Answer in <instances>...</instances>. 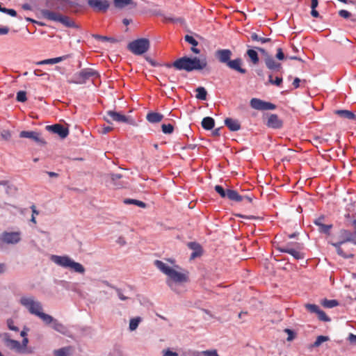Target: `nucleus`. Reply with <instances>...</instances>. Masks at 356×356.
<instances>
[{"label":"nucleus","mask_w":356,"mask_h":356,"mask_svg":"<svg viewBox=\"0 0 356 356\" xmlns=\"http://www.w3.org/2000/svg\"><path fill=\"white\" fill-rule=\"evenodd\" d=\"M67 3L68 0H52L49 3L57 10H51L48 9L42 10V15L43 17L49 21L60 22L66 27H75V22L71 17L63 15L59 12L60 10L62 12L67 11Z\"/></svg>","instance_id":"f257e3e1"},{"label":"nucleus","mask_w":356,"mask_h":356,"mask_svg":"<svg viewBox=\"0 0 356 356\" xmlns=\"http://www.w3.org/2000/svg\"><path fill=\"white\" fill-rule=\"evenodd\" d=\"M207 65L206 58L200 59L197 57L189 58L187 56L177 59L170 65L177 70H185L186 72L201 70L205 68Z\"/></svg>","instance_id":"f03ea898"},{"label":"nucleus","mask_w":356,"mask_h":356,"mask_svg":"<svg viewBox=\"0 0 356 356\" xmlns=\"http://www.w3.org/2000/svg\"><path fill=\"white\" fill-rule=\"evenodd\" d=\"M51 259L53 262L63 268H69L81 274L85 273V268L83 265L74 261L68 256L52 255Z\"/></svg>","instance_id":"7ed1b4c3"},{"label":"nucleus","mask_w":356,"mask_h":356,"mask_svg":"<svg viewBox=\"0 0 356 356\" xmlns=\"http://www.w3.org/2000/svg\"><path fill=\"white\" fill-rule=\"evenodd\" d=\"M99 77V74L96 70L92 68H84L74 74L67 82L69 83L83 84L89 80L94 81Z\"/></svg>","instance_id":"20e7f679"},{"label":"nucleus","mask_w":356,"mask_h":356,"mask_svg":"<svg viewBox=\"0 0 356 356\" xmlns=\"http://www.w3.org/2000/svg\"><path fill=\"white\" fill-rule=\"evenodd\" d=\"M215 191L220 195L222 198H227L230 201L241 202L244 200L251 202L252 198L248 196H242L238 194L236 191L232 189H225L222 186L216 185L215 186Z\"/></svg>","instance_id":"39448f33"},{"label":"nucleus","mask_w":356,"mask_h":356,"mask_svg":"<svg viewBox=\"0 0 356 356\" xmlns=\"http://www.w3.org/2000/svg\"><path fill=\"white\" fill-rule=\"evenodd\" d=\"M303 245L300 243H290L285 245L280 246L277 250L281 252H285L291 254L296 260L302 259L305 257L304 253L302 252Z\"/></svg>","instance_id":"423d86ee"},{"label":"nucleus","mask_w":356,"mask_h":356,"mask_svg":"<svg viewBox=\"0 0 356 356\" xmlns=\"http://www.w3.org/2000/svg\"><path fill=\"white\" fill-rule=\"evenodd\" d=\"M149 41L147 38H140L129 42L127 49L135 55H142L148 51Z\"/></svg>","instance_id":"0eeeda50"},{"label":"nucleus","mask_w":356,"mask_h":356,"mask_svg":"<svg viewBox=\"0 0 356 356\" xmlns=\"http://www.w3.org/2000/svg\"><path fill=\"white\" fill-rule=\"evenodd\" d=\"M20 303L26 307L29 312L35 316H38L42 311V307L39 302H36L31 298L23 297L20 299Z\"/></svg>","instance_id":"6e6552de"},{"label":"nucleus","mask_w":356,"mask_h":356,"mask_svg":"<svg viewBox=\"0 0 356 356\" xmlns=\"http://www.w3.org/2000/svg\"><path fill=\"white\" fill-rule=\"evenodd\" d=\"M20 241V232H3L0 236V241L6 244H17Z\"/></svg>","instance_id":"1a4fd4ad"},{"label":"nucleus","mask_w":356,"mask_h":356,"mask_svg":"<svg viewBox=\"0 0 356 356\" xmlns=\"http://www.w3.org/2000/svg\"><path fill=\"white\" fill-rule=\"evenodd\" d=\"M88 6L96 13H106L110 7L108 0H87Z\"/></svg>","instance_id":"9d476101"},{"label":"nucleus","mask_w":356,"mask_h":356,"mask_svg":"<svg viewBox=\"0 0 356 356\" xmlns=\"http://www.w3.org/2000/svg\"><path fill=\"white\" fill-rule=\"evenodd\" d=\"M250 104L252 108L258 111L274 110L276 108L275 104L257 98H252L250 100Z\"/></svg>","instance_id":"9b49d317"},{"label":"nucleus","mask_w":356,"mask_h":356,"mask_svg":"<svg viewBox=\"0 0 356 356\" xmlns=\"http://www.w3.org/2000/svg\"><path fill=\"white\" fill-rule=\"evenodd\" d=\"M305 307L307 311L311 314H316L318 318L324 322H328L330 318L326 315V314L320 309V307L314 304L307 303L305 305Z\"/></svg>","instance_id":"f8f14e48"},{"label":"nucleus","mask_w":356,"mask_h":356,"mask_svg":"<svg viewBox=\"0 0 356 356\" xmlns=\"http://www.w3.org/2000/svg\"><path fill=\"white\" fill-rule=\"evenodd\" d=\"M326 222V218L325 216H321L318 218H316L314 223L318 226V232L323 234H325L327 235L330 234L331 229L333 227V225L332 223L330 224H325Z\"/></svg>","instance_id":"ddd939ff"},{"label":"nucleus","mask_w":356,"mask_h":356,"mask_svg":"<svg viewBox=\"0 0 356 356\" xmlns=\"http://www.w3.org/2000/svg\"><path fill=\"white\" fill-rule=\"evenodd\" d=\"M46 129L54 133L58 134L61 138H65L69 134V130L60 124H55L54 125H49Z\"/></svg>","instance_id":"4468645a"},{"label":"nucleus","mask_w":356,"mask_h":356,"mask_svg":"<svg viewBox=\"0 0 356 356\" xmlns=\"http://www.w3.org/2000/svg\"><path fill=\"white\" fill-rule=\"evenodd\" d=\"M168 276L170 278L171 280L176 283H184L189 281L188 273H180L173 268H172Z\"/></svg>","instance_id":"2eb2a0df"},{"label":"nucleus","mask_w":356,"mask_h":356,"mask_svg":"<svg viewBox=\"0 0 356 356\" xmlns=\"http://www.w3.org/2000/svg\"><path fill=\"white\" fill-rule=\"evenodd\" d=\"M266 125L270 128L280 129L282 127L283 122L277 115L270 114L268 118Z\"/></svg>","instance_id":"dca6fc26"},{"label":"nucleus","mask_w":356,"mask_h":356,"mask_svg":"<svg viewBox=\"0 0 356 356\" xmlns=\"http://www.w3.org/2000/svg\"><path fill=\"white\" fill-rule=\"evenodd\" d=\"M20 138H27L33 140L34 141L40 143L44 144L45 142L43 139L40 138V134L33 131H22L19 134Z\"/></svg>","instance_id":"f3484780"},{"label":"nucleus","mask_w":356,"mask_h":356,"mask_svg":"<svg viewBox=\"0 0 356 356\" xmlns=\"http://www.w3.org/2000/svg\"><path fill=\"white\" fill-rule=\"evenodd\" d=\"M216 56L220 63L227 65L231 60L232 51L229 49H219L216 51Z\"/></svg>","instance_id":"a211bd4d"},{"label":"nucleus","mask_w":356,"mask_h":356,"mask_svg":"<svg viewBox=\"0 0 356 356\" xmlns=\"http://www.w3.org/2000/svg\"><path fill=\"white\" fill-rule=\"evenodd\" d=\"M188 247L193 250L191 254V259H195V258L202 256L203 250L202 246L199 243L196 242H190L188 243Z\"/></svg>","instance_id":"6ab92c4d"},{"label":"nucleus","mask_w":356,"mask_h":356,"mask_svg":"<svg viewBox=\"0 0 356 356\" xmlns=\"http://www.w3.org/2000/svg\"><path fill=\"white\" fill-rule=\"evenodd\" d=\"M266 67L271 70L275 72H281L282 70V64L277 62L273 57L268 56L265 58Z\"/></svg>","instance_id":"aec40b11"},{"label":"nucleus","mask_w":356,"mask_h":356,"mask_svg":"<svg viewBox=\"0 0 356 356\" xmlns=\"http://www.w3.org/2000/svg\"><path fill=\"white\" fill-rule=\"evenodd\" d=\"M106 115L107 116L110 117L112 120L115 122L126 123L129 122L128 118L120 113H118L113 111H108L106 112Z\"/></svg>","instance_id":"412c9836"},{"label":"nucleus","mask_w":356,"mask_h":356,"mask_svg":"<svg viewBox=\"0 0 356 356\" xmlns=\"http://www.w3.org/2000/svg\"><path fill=\"white\" fill-rule=\"evenodd\" d=\"M242 60L240 58L230 60L227 65L229 68L240 72L241 74H245L246 70L241 67Z\"/></svg>","instance_id":"4be33fe9"},{"label":"nucleus","mask_w":356,"mask_h":356,"mask_svg":"<svg viewBox=\"0 0 356 356\" xmlns=\"http://www.w3.org/2000/svg\"><path fill=\"white\" fill-rule=\"evenodd\" d=\"M225 124L232 131H236L241 129V124L236 119L227 118L225 120Z\"/></svg>","instance_id":"5701e85b"},{"label":"nucleus","mask_w":356,"mask_h":356,"mask_svg":"<svg viewBox=\"0 0 356 356\" xmlns=\"http://www.w3.org/2000/svg\"><path fill=\"white\" fill-rule=\"evenodd\" d=\"M69 57H70V55H65L63 56L56 57V58H54L45 59V60H41V61L37 63V64L38 65L56 64V63H58L63 60H66Z\"/></svg>","instance_id":"b1692460"},{"label":"nucleus","mask_w":356,"mask_h":356,"mask_svg":"<svg viewBox=\"0 0 356 356\" xmlns=\"http://www.w3.org/2000/svg\"><path fill=\"white\" fill-rule=\"evenodd\" d=\"M331 244L336 248L337 252L339 256H341L345 259H349V258L353 257L354 255L353 254H348V253L345 252L343 251V250L341 248V245L342 244H343V243L339 241V242H336V243H332Z\"/></svg>","instance_id":"393cba45"},{"label":"nucleus","mask_w":356,"mask_h":356,"mask_svg":"<svg viewBox=\"0 0 356 356\" xmlns=\"http://www.w3.org/2000/svg\"><path fill=\"white\" fill-rule=\"evenodd\" d=\"M146 118L151 123H158L163 120V115L159 113L150 112L147 113Z\"/></svg>","instance_id":"a878e982"},{"label":"nucleus","mask_w":356,"mask_h":356,"mask_svg":"<svg viewBox=\"0 0 356 356\" xmlns=\"http://www.w3.org/2000/svg\"><path fill=\"white\" fill-rule=\"evenodd\" d=\"M336 114L343 118H346L348 120H356V115L354 113L348 110H337L336 111Z\"/></svg>","instance_id":"bb28decb"},{"label":"nucleus","mask_w":356,"mask_h":356,"mask_svg":"<svg viewBox=\"0 0 356 356\" xmlns=\"http://www.w3.org/2000/svg\"><path fill=\"white\" fill-rule=\"evenodd\" d=\"M154 265L164 274L168 275L172 268L167 266L165 263L160 260L154 261Z\"/></svg>","instance_id":"cd10ccee"},{"label":"nucleus","mask_w":356,"mask_h":356,"mask_svg":"<svg viewBox=\"0 0 356 356\" xmlns=\"http://www.w3.org/2000/svg\"><path fill=\"white\" fill-rule=\"evenodd\" d=\"M215 125L214 120L211 117H206L202 121V127L206 130H211Z\"/></svg>","instance_id":"c85d7f7f"},{"label":"nucleus","mask_w":356,"mask_h":356,"mask_svg":"<svg viewBox=\"0 0 356 356\" xmlns=\"http://www.w3.org/2000/svg\"><path fill=\"white\" fill-rule=\"evenodd\" d=\"M6 345L10 349L16 350L17 353H22V346L18 341L12 339L11 341H8V343Z\"/></svg>","instance_id":"c756f323"},{"label":"nucleus","mask_w":356,"mask_h":356,"mask_svg":"<svg viewBox=\"0 0 356 356\" xmlns=\"http://www.w3.org/2000/svg\"><path fill=\"white\" fill-rule=\"evenodd\" d=\"M339 234L341 238L340 242L343 243L350 242L348 239L351 238L352 232L348 229H342L340 230Z\"/></svg>","instance_id":"7c9ffc66"},{"label":"nucleus","mask_w":356,"mask_h":356,"mask_svg":"<svg viewBox=\"0 0 356 356\" xmlns=\"http://www.w3.org/2000/svg\"><path fill=\"white\" fill-rule=\"evenodd\" d=\"M122 177V176L120 174H112L111 179L113 185L117 188L123 187L124 184L120 181Z\"/></svg>","instance_id":"2f4dec72"},{"label":"nucleus","mask_w":356,"mask_h":356,"mask_svg":"<svg viewBox=\"0 0 356 356\" xmlns=\"http://www.w3.org/2000/svg\"><path fill=\"white\" fill-rule=\"evenodd\" d=\"M52 327L56 330L57 332L65 334L67 331L66 327L60 322H58L56 319H54L52 321Z\"/></svg>","instance_id":"473e14b6"},{"label":"nucleus","mask_w":356,"mask_h":356,"mask_svg":"<svg viewBox=\"0 0 356 356\" xmlns=\"http://www.w3.org/2000/svg\"><path fill=\"white\" fill-rule=\"evenodd\" d=\"M247 55L250 58L253 64L257 65L259 61V56L257 52L254 49H248L247 51Z\"/></svg>","instance_id":"72a5a7b5"},{"label":"nucleus","mask_w":356,"mask_h":356,"mask_svg":"<svg viewBox=\"0 0 356 356\" xmlns=\"http://www.w3.org/2000/svg\"><path fill=\"white\" fill-rule=\"evenodd\" d=\"M70 347H64L59 348L58 350H55L54 351V356H70Z\"/></svg>","instance_id":"f704fd0d"},{"label":"nucleus","mask_w":356,"mask_h":356,"mask_svg":"<svg viewBox=\"0 0 356 356\" xmlns=\"http://www.w3.org/2000/svg\"><path fill=\"white\" fill-rule=\"evenodd\" d=\"M197 94H196V98L200 100H206L207 99V92L203 87H198L195 90Z\"/></svg>","instance_id":"c9c22d12"},{"label":"nucleus","mask_w":356,"mask_h":356,"mask_svg":"<svg viewBox=\"0 0 356 356\" xmlns=\"http://www.w3.org/2000/svg\"><path fill=\"white\" fill-rule=\"evenodd\" d=\"M124 203L126 204H134L141 208H145L147 204L142 201L134 199H125Z\"/></svg>","instance_id":"e433bc0d"},{"label":"nucleus","mask_w":356,"mask_h":356,"mask_svg":"<svg viewBox=\"0 0 356 356\" xmlns=\"http://www.w3.org/2000/svg\"><path fill=\"white\" fill-rule=\"evenodd\" d=\"M250 38L253 41H258L260 42L262 44L269 42L271 41V39L269 38H262L259 36L256 33H252L250 35Z\"/></svg>","instance_id":"4c0bfd02"},{"label":"nucleus","mask_w":356,"mask_h":356,"mask_svg":"<svg viewBox=\"0 0 356 356\" xmlns=\"http://www.w3.org/2000/svg\"><path fill=\"white\" fill-rule=\"evenodd\" d=\"M268 81H269V83H271L272 85H275L277 86H281L283 79H282V75L277 76L275 77V79H273V75L269 74Z\"/></svg>","instance_id":"58836bf2"},{"label":"nucleus","mask_w":356,"mask_h":356,"mask_svg":"<svg viewBox=\"0 0 356 356\" xmlns=\"http://www.w3.org/2000/svg\"><path fill=\"white\" fill-rule=\"evenodd\" d=\"M38 316L40 318H41L43 321V322L47 325H49L50 323H51L54 319L51 316L47 314L42 312L40 314H39Z\"/></svg>","instance_id":"ea45409f"},{"label":"nucleus","mask_w":356,"mask_h":356,"mask_svg":"<svg viewBox=\"0 0 356 356\" xmlns=\"http://www.w3.org/2000/svg\"><path fill=\"white\" fill-rule=\"evenodd\" d=\"M200 355H204V356H219L218 355L216 350H204L202 352H195L193 353L194 356H200Z\"/></svg>","instance_id":"a19ab883"},{"label":"nucleus","mask_w":356,"mask_h":356,"mask_svg":"<svg viewBox=\"0 0 356 356\" xmlns=\"http://www.w3.org/2000/svg\"><path fill=\"white\" fill-rule=\"evenodd\" d=\"M113 2L117 8H124L127 5L132 4V0H113Z\"/></svg>","instance_id":"79ce46f5"},{"label":"nucleus","mask_w":356,"mask_h":356,"mask_svg":"<svg viewBox=\"0 0 356 356\" xmlns=\"http://www.w3.org/2000/svg\"><path fill=\"white\" fill-rule=\"evenodd\" d=\"M140 321H141V318L140 317L131 318L130 320V323H129L130 330H131V331L135 330L138 327V324Z\"/></svg>","instance_id":"37998d69"},{"label":"nucleus","mask_w":356,"mask_h":356,"mask_svg":"<svg viewBox=\"0 0 356 356\" xmlns=\"http://www.w3.org/2000/svg\"><path fill=\"white\" fill-rule=\"evenodd\" d=\"M322 305L325 307L332 308V307L337 306L339 305V303H338L337 300H336L325 299L323 300Z\"/></svg>","instance_id":"c03bdc74"},{"label":"nucleus","mask_w":356,"mask_h":356,"mask_svg":"<svg viewBox=\"0 0 356 356\" xmlns=\"http://www.w3.org/2000/svg\"><path fill=\"white\" fill-rule=\"evenodd\" d=\"M329 340V338L325 336H318L314 343L312 344V347H318L322 343Z\"/></svg>","instance_id":"a18cd8bd"},{"label":"nucleus","mask_w":356,"mask_h":356,"mask_svg":"<svg viewBox=\"0 0 356 356\" xmlns=\"http://www.w3.org/2000/svg\"><path fill=\"white\" fill-rule=\"evenodd\" d=\"M161 129L162 131L165 134H170L174 131V126L172 124H163Z\"/></svg>","instance_id":"49530a36"},{"label":"nucleus","mask_w":356,"mask_h":356,"mask_svg":"<svg viewBox=\"0 0 356 356\" xmlns=\"http://www.w3.org/2000/svg\"><path fill=\"white\" fill-rule=\"evenodd\" d=\"M16 99L18 102H24L26 101V92L24 91H19L17 93Z\"/></svg>","instance_id":"de8ad7c7"},{"label":"nucleus","mask_w":356,"mask_h":356,"mask_svg":"<svg viewBox=\"0 0 356 356\" xmlns=\"http://www.w3.org/2000/svg\"><path fill=\"white\" fill-rule=\"evenodd\" d=\"M185 40L192 44L194 47L197 46L198 42L191 35H186L185 36Z\"/></svg>","instance_id":"09e8293b"},{"label":"nucleus","mask_w":356,"mask_h":356,"mask_svg":"<svg viewBox=\"0 0 356 356\" xmlns=\"http://www.w3.org/2000/svg\"><path fill=\"white\" fill-rule=\"evenodd\" d=\"M7 325H8V327L9 328V330H13L15 332L19 331V328L14 325V321L11 318H9L7 320Z\"/></svg>","instance_id":"8fccbe9b"},{"label":"nucleus","mask_w":356,"mask_h":356,"mask_svg":"<svg viewBox=\"0 0 356 356\" xmlns=\"http://www.w3.org/2000/svg\"><path fill=\"white\" fill-rule=\"evenodd\" d=\"M339 15L341 17L348 19L351 16V13L346 10H341L339 11Z\"/></svg>","instance_id":"3c124183"},{"label":"nucleus","mask_w":356,"mask_h":356,"mask_svg":"<svg viewBox=\"0 0 356 356\" xmlns=\"http://www.w3.org/2000/svg\"><path fill=\"white\" fill-rule=\"evenodd\" d=\"M1 12L7 13V14L10 15L12 17H16L17 16V12L15 10H13V9H9V8H3L1 10Z\"/></svg>","instance_id":"603ef678"},{"label":"nucleus","mask_w":356,"mask_h":356,"mask_svg":"<svg viewBox=\"0 0 356 356\" xmlns=\"http://www.w3.org/2000/svg\"><path fill=\"white\" fill-rule=\"evenodd\" d=\"M1 136L2 138L6 140H9L11 138V134H10V131H8V130H3L1 132Z\"/></svg>","instance_id":"864d4df0"},{"label":"nucleus","mask_w":356,"mask_h":356,"mask_svg":"<svg viewBox=\"0 0 356 356\" xmlns=\"http://www.w3.org/2000/svg\"><path fill=\"white\" fill-rule=\"evenodd\" d=\"M0 337L3 339L5 344H7L8 343V341L12 340L10 338V334L8 333H6V332L0 334Z\"/></svg>","instance_id":"5fc2aeb1"},{"label":"nucleus","mask_w":356,"mask_h":356,"mask_svg":"<svg viewBox=\"0 0 356 356\" xmlns=\"http://www.w3.org/2000/svg\"><path fill=\"white\" fill-rule=\"evenodd\" d=\"M276 58L279 60L284 59V54L281 48H278L277 50Z\"/></svg>","instance_id":"6e6d98bb"},{"label":"nucleus","mask_w":356,"mask_h":356,"mask_svg":"<svg viewBox=\"0 0 356 356\" xmlns=\"http://www.w3.org/2000/svg\"><path fill=\"white\" fill-rule=\"evenodd\" d=\"M163 356H178V353L176 352H172V350L168 349L163 350Z\"/></svg>","instance_id":"4d7b16f0"},{"label":"nucleus","mask_w":356,"mask_h":356,"mask_svg":"<svg viewBox=\"0 0 356 356\" xmlns=\"http://www.w3.org/2000/svg\"><path fill=\"white\" fill-rule=\"evenodd\" d=\"M113 289H115L117 291V293H118V296L119 297V298L122 300H125L127 299V297L124 296L123 295V293H122L121 290L120 289H118L116 287H113Z\"/></svg>","instance_id":"13d9d810"},{"label":"nucleus","mask_w":356,"mask_h":356,"mask_svg":"<svg viewBox=\"0 0 356 356\" xmlns=\"http://www.w3.org/2000/svg\"><path fill=\"white\" fill-rule=\"evenodd\" d=\"M349 341L353 344H356V335L350 333L348 336Z\"/></svg>","instance_id":"bf43d9fd"},{"label":"nucleus","mask_w":356,"mask_h":356,"mask_svg":"<svg viewBox=\"0 0 356 356\" xmlns=\"http://www.w3.org/2000/svg\"><path fill=\"white\" fill-rule=\"evenodd\" d=\"M348 240L350 243L356 245V231L352 232L351 238Z\"/></svg>","instance_id":"052dcab7"},{"label":"nucleus","mask_w":356,"mask_h":356,"mask_svg":"<svg viewBox=\"0 0 356 356\" xmlns=\"http://www.w3.org/2000/svg\"><path fill=\"white\" fill-rule=\"evenodd\" d=\"M285 331L289 334L287 340L291 341L294 338L293 332L292 330L289 329H286Z\"/></svg>","instance_id":"680f3d73"},{"label":"nucleus","mask_w":356,"mask_h":356,"mask_svg":"<svg viewBox=\"0 0 356 356\" xmlns=\"http://www.w3.org/2000/svg\"><path fill=\"white\" fill-rule=\"evenodd\" d=\"M29 343V339L26 337H24L22 340V353L24 352V348L26 347Z\"/></svg>","instance_id":"e2e57ef3"},{"label":"nucleus","mask_w":356,"mask_h":356,"mask_svg":"<svg viewBox=\"0 0 356 356\" xmlns=\"http://www.w3.org/2000/svg\"><path fill=\"white\" fill-rule=\"evenodd\" d=\"M300 80L299 78H295V79L293 80V82L292 83L294 88H298L300 86Z\"/></svg>","instance_id":"0e129e2a"},{"label":"nucleus","mask_w":356,"mask_h":356,"mask_svg":"<svg viewBox=\"0 0 356 356\" xmlns=\"http://www.w3.org/2000/svg\"><path fill=\"white\" fill-rule=\"evenodd\" d=\"M9 29L8 27H0V35H6Z\"/></svg>","instance_id":"69168bd1"},{"label":"nucleus","mask_w":356,"mask_h":356,"mask_svg":"<svg viewBox=\"0 0 356 356\" xmlns=\"http://www.w3.org/2000/svg\"><path fill=\"white\" fill-rule=\"evenodd\" d=\"M318 5V0H311V8L312 9H316Z\"/></svg>","instance_id":"338daca9"},{"label":"nucleus","mask_w":356,"mask_h":356,"mask_svg":"<svg viewBox=\"0 0 356 356\" xmlns=\"http://www.w3.org/2000/svg\"><path fill=\"white\" fill-rule=\"evenodd\" d=\"M311 15H312L314 17H319V13H318V12L316 9H312Z\"/></svg>","instance_id":"774afa93"}]
</instances>
